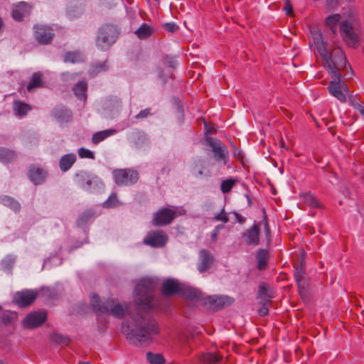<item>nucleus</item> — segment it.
<instances>
[{"label": "nucleus", "mask_w": 364, "mask_h": 364, "mask_svg": "<svg viewBox=\"0 0 364 364\" xmlns=\"http://www.w3.org/2000/svg\"><path fill=\"white\" fill-rule=\"evenodd\" d=\"M152 33L150 26L146 23H142L140 27L135 31V34L141 39L149 37Z\"/></svg>", "instance_id": "35"}, {"label": "nucleus", "mask_w": 364, "mask_h": 364, "mask_svg": "<svg viewBox=\"0 0 364 364\" xmlns=\"http://www.w3.org/2000/svg\"><path fill=\"white\" fill-rule=\"evenodd\" d=\"M176 216V212L170 208H161L154 214L152 225L164 226L170 224Z\"/></svg>", "instance_id": "8"}, {"label": "nucleus", "mask_w": 364, "mask_h": 364, "mask_svg": "<svg viewBox=\"0 0 364 364\" xmlns=\"http://www.w3.org/2000/svg\"><path fill=\"white\" fill-rule=\"evenodd\" d=\"M94 211L92 209L85 210L81 213L77 220V225L79 227H82L89 223L94 217Z\"/></svg>", "instance_id": "32"}, {"label": "nucleus", "mask_w": 364, "mask_h": 364, "mask_svg": "<svg viewBox=\"0 0 364 364\" xmlns=\"http://www.w3.org/2000/svg\"><path fill=\"white\" fill-rule=\"evenodd\" d=\"M41 85V74L35 73L31 77V81L28 84L26 89L28 92H31L35 88L40 87Z\"/></svg>", "instance_id": "37"}, {"label": "nucleus", "mask_w": 364, "mask_h": 364, "mask_svg": "<svg viewBox=\"0 0 364 364\" xmlns=\"http://www.w3.org/2000/svg\"><path fill=\"white\" fill-rule=\"evenodd\" d=\"M223 356L216 353H204L201 355L200 360L205 364H215L222 360Z\"/></svg>", "instance_id": "29"}, {"label": "nucleus", "mask_w": 364, "mask_h": 364, "mask_svg": "<svg viewBox=\"0 0 364 364\" xmlns=\"http://www.w3.org/2000/svg\"><path fill=\"white\" fill-rule=\"evenodd\" d=\"M77 364H92L90 362L80 361Z\"/></svg>", "instance_id": "60"}, {"label": "nucleus", "mask_w": 364, "mask_h": 364, "mask_svg": "<svg viewBox=\"0 0 364 364\" xmlns=\"http://www.w3.org/2000/svg\"><path fill=\"white\" fill-rule=\"evenodd\" d=\"M304 200L305 203L313 208H320L321 205L314 196L311 193H307L304 196Z\"/></svg>", "instance_id": "43"}, {"label": "nucleus", "mask_w": 364, "mask_h": 364, "mask_svg": "<svg viewBox=\"0 0 364 364\" xmlns=\"http://www.w3.org/2000/svg\"><path fill=\"white\" fill-rule=\"evenodd\" d=\"M245 198H247V202H248V205L249 206H251L252 205V200H251V198L250 197V196L248 194H245Z\"/></svg>", "instance_id": "59"}, {"label": "nucleus", "mask_w": 364, "mask_h": 364, "mask_svg": "<svg viewBox=\"0 0 364 364\" xmlns=\"http://www.w3.org/2000/svg\"><path fill=\"white\" fill-rule=\"evenodd\" d=\"M13 108L15 114L21 118L26 116L28 112L31 109L29 105L20 100H16L14 102Z\"/></svg>", "instance_id": "28"}, {"label": "nucleus", "mask_w": 364, "mask_h": 364, "mask_svg": "<svg viewBox=\"0 0 364 364\" xmlns=\"http://www.w3.org/2000/svg\"><path fill=\"white\" fill-rule=\"evenodd\" d=\"M63 60L65 63H77L82 62L84 57L82 53L79 51L67 52L64 55Z\"/></svg>", "instance_id": "31"}, {"label": "nucleus", "mask_w": 364, "mask_h": 364, "mask_svg": "<svg viewBox=\"0 0 364 364\" xmlns=\"http://www.w3.org/2000/svg\"><path fill=\"white\" fill-rule=\"evenodd\" d=\"M304 271L301 266H296L294 268V277L299 288L304 287Z\"/></svg>", "instance_id": "38"}, {"label": "nucleus", "mask_w": 364, "mask_h": 364, "mask_svg": "<svg viewBox=\"0 0 364 364\" xmlns=\"http://www.w3.org/2000/svg\"><path fill=\"white\" fill-rule=\"evenodd\" d=\"M151 108H146L143 110H141L139 114L135 115L134 118L136 119H142L148 117L149 116L151 115Z\"/></svg>", "instance_id": "53"}, {"label": "nucleus", "mask_w": 364, "mask_h": 364, "mask_svg": "<svg viewBox=\"0 0 364 364\" xmlns=\"http://www.w3.org/2000/svg\"><path fill=\"white\" fill-rule=\"evenodd\" d=\"M235 180L232 179L223 181L220 185L221 191L223 193H229L235 185Z\"/></svg>", "instance_id": "45"}, {"label": "nucleus", "mask_w": 364, "mask_h": 364, "mask_svg": "<svg viewBox=\"0 0 364 364\" xmlns=\"http://www.w3.org/2000/svg\"><path fill=\"white\" fill-rule=\"evenodd\" d=\"M122 101L117 97L107 98L102 103V114L107 119L116 117L121 110Z\"/></svg>", "instance_id": "7"}, {"label": "nucleus", "mask_w": 364, "mask_h": 364, "mask_svg": "<svg viewBox=\"0 0 364 364\" xmlns=\"http://www.w3.org/2000/svg\"><path fill=\"white\" fill-rule=\"evenodd\" d=\"M108 70V65L107 64V61L102 63H97L92 65V68L90 70V73L95 75L97 73L105 71Z\"/></svg>", "instance_id": "42"}, {"label": "nucleus", "mask_w": 364, "mask_h": 364, "mask_svg": "<svg viewBox=\"0 0 364 364\" xmlns=\"http://www.w3.org/2000/svg\"><path fill=\"white\" fill-rule=\"evenodd\" d=\"M16 157L14 151L0 147V161L2 163H10L13 161Z\"/></svg>", "instance_id": "30"}, {"label": "nucleus", "mask_w": 364, "mask_h": 364, "mask_svg": "<svg viewBox=\"0 0 364 364\" xmlns=\"http://www.w3.org/2000/svg\"><path fill=\"white\" fill-rule=\"evenodd\" d=\"M205 141L207 145L211 149L215 161L226 165L229 157L227 146L220 140L210 136H206Z\"/></svg>", "instance_id": "4"}, {"label": "nucleus", "mask_w": 364, "mask_h": 364, "mask_svg": "<svg viewBox=\"0 0 364 364\" xmlns=\"http://www.w3.org/2000/svg\"><path fill=\"white\" fill-rule=\"evenodd\" d=\"M117 133V130L114 129H108L103 131H100L95 133L92 137V142L94 144H98L105 139Z\"/></svg>", "instance_id": "27"}, {"label": "nucleus", "mask_w": 364, "mask_h": 364, "mask_svg": "<svg viewBox=\"0 0 364 364\" xmlns=\"http://www.w3.org/2000/svg\"><path fill=\"white\" fill-rule=\"evenodd\" d=\"M163 28L168 32L173 33L178 29V26L174 22H169L164 23Z\"/></svg>", "instance_id": "52"}, {"label": "nucleus", "mask_w": 364, "mask_h": 364, "mask_svg": "<svg viewBox=\"0 0 364 364\" xmlns=\"http://www.w3.org/2000/svg\"><path fill=\"white\" fill-rule=\"evenodd\" d=\"M166 63L170 67V68H174L176 67L177 65V61L176 60V58H172V57H167L166 58Z\"/></svg>", "instance_id": "55"}, {"label": "nucleus", "mask_w": 364, "mask_h": 364, "mask_svg": "<svg viewBox=\"0 0 364 364\" xmlns=\"http://www.w3.org/2000/svg\"><path fill=\"white\" fill-rule=\"evenodd\" d=\"M257 263V269L260 271L267 268L268 259L269 258V251L265 249H259L255 255Z\"/></svg>", "instance_id": "23"}, {"label": "nucleus", "mask_w": 364, "mask_h": 364, "mask_svg": "<svg viewBox=\"0 0 364 364\" xmlns=\"http://www.w3.org/2000/svg\"><path fill=\"white\" fill-rule=\"evenodd\" d=\"M225 228V225L223 224L218 225L215 227L211 232L210 238L212 242H215L218 239L220 232Z\"/></svg>", "instance_id": "49"}, {"label": "nucleus", "mask_w": 364, "mask_h": 364, "mask_svg": "<svg viewBox=\"0 0 364 364\" xmlns=\"http://www.w3.org/2000/svg\"><path fill=\"white\" fill-rule=\"evenodd\" d=\"M318 50L324 61V65L327 67L329 74L333 78L328 87L330 94L340 102H346V95H349L350 91L346 83L341 80V71L347 66L352 70L343 50L341 48H336L328 53L323 41L320 45L318 43Z\"/></svg>", "instance_id": "2"}, {"label": "nucleus", "mask_w": 364, "mask_h": 364, "mask_svg": "<svg viewBox=\"0 0 364 364\" xmlns=\"http://www.w3.org/2000/svg\"><path fill=\"white\" fill-rule=\"evenodd\" d=\"M78 155L80 158L84 159H95V155L92 151L85 148H80L78 149Z\"/></svg>", "instance_id": "47"}, {"label": "nucleus", "mask_w": 364, "mask_h": 364, "mask_svg": "<svg viewBox=\"0 0 364 364\" xmlns=\"http://www.w3.org/2000/svg\"><path fill=\"white\" fill-rule=\"evenodd\" d=\"M83 186V190L89 193H100L105 188L102 181L97 176L91 175L89 180Z\"/></svg>", "instance_id": "18"}, {"label": "nucleus", "mask_w": 364, "mask_h": 364, "mask_svg": "<svg viewBox=\"0 0 364 364\" xmlns=\"http://www.w3.org/2000/svg\"><path fill=\"white\" fill-rule=\"evenodd\" d=\"M34 29V38L40 44H49L51 43L53 37V30L47 26L44 25H35Z\"/></svg>", "instance_id": "10"}, {"label": "nucleus", "mask_w": 364, "mask_h": 364, "mask_svg": "<svg viewBox=\"0 0 364 364\" xmlns=\"http://www.w3.org/2000/svg\"><path fill=\"white\" fill-rule=\"evenodd\" d=\"M259 228L260 223H257L243 233L242 237L248 245L257 246L259 245Z\"/></svg>", "instance_id": "17"}, {"label": "nucleus", "mask_w": 364, "mask_h": 364, "mask_svg": "<svg viewBox=\"0 0 364 364\" xmlns=\"http://www.w3.org/2000/svg\"><path fill=\"white\" fill-rule=\"evenodd\" d=\"M198 176H203V171L202 170H198Z\"/></svg>", "instance_id": "61"}, {"label": "nucleus", "mask_w": 364, "mask_h": 364, "mask_svg": "<svg viewBox=\"0 0 364 364\" xmlns=\"http://www.w3.org/2000/svg\"><path fill=\"white\" fill-rule=\"evenodd\" d=\"M235 216L237 219V221L239 223H244L245 221V218L244 217H242L241 215H240L239 213H235Z\"/></svg>", "instance_id": "58"}, {"label": "nucleus", "mask_w": 364, "mask_h": 364, "mask_svg": "<svg viewBox=\"0 0 364 364\" xmlns=\"http://www.w3.org/2000/svg\"><path fill=\"white\" fill-rule=\"evenodd\" d=\"M46 320V314L44 311H33L29 313L23 321L25 328H33L42 325Z\"/></svg>", "instance_id": "12"}, {"label": "nucleus", "mask_w": 364, "mask_h": 364, "mask_svg": "<svg viewBox=\"0 0 364 364\" xmlns=\"http://www.w3.org/2000/svg\"><path fill=\"white\" fill-rule=\"evenodd\" d=\"M119 202L115 193L111 195L107 200L103 203V207L106 208H110L116 207Z\"/></svg>", "instance_id": "46"}, {"label": "nucleus", "mask_w": 364, "mask_h": 364, "mask_svg": "<svg viewBox=\"0 0 364 364\" xmlns=\"http://www.w3.org/2000/svg\"><path fill=\"white\" fill-rule=\"evenodd\" d=\"M341 15L339 14H331L326 18L325 24L333 36L337 33V26L341 22Z\"/></svg>", "instance_id": "25"}, {"label": "nucleus", "mask_w": 364, "mask_h": 364, "mask_svg": "<svg viewBox=\"0 0 364 364\" xmlns=\"http://www.w3.org/2000/svg\"><path fill=\"white\" fill-rule=\"evenodd\" d=\"M51 115L59 122L66 123L71 121L73 113L63 105H57L51 111Z\"/></svg>", "instance_id": "15"}, {"label": "nucleus", "mask_w": 364, "mask_h": 364, "mask_svg": "<svg viewBox=\"0 0 364 364\" xmlns=\"http://www.w3.org/2000/svg\"><path fill=\"white\" fill-rule=\"evenodd\" d=\"M90 176H91V174H90L87 171H82L80 173H77L76 174L77 184L79 185V186L81 188L83 189V186L87 185L85 182H87V180H89Z\"/></svg>", "instance_id": "41"}, {"label": "nucleus", "mask_w": 364, "mask_h": 364, "mask_svg": "<svg viewBox=\"0 0 364 364\" xmlns=\"http://www.w3.org/2000/svg\"><path fill=\"white\" fill-rule=\"evenodd\" d=\"M364 117V107L359 112Z\"/></svg>", "instance_id": "62"}, {"label": "nucleus", "mask_w": 364, "mask_h": 364, "mask_svg": "<svg viewBox=\"0 0 364 364\" xmlns=\"http://www.w3.org/2000/svg\"><path fill=\"white\" fill-rule=\"evenodd\" d=\"M213 219L215 221H222L224 223H227L229 221L228 214L225 213L224 208H223L219 213L215 214Z\"/></svg>", "instance_id": "48"}, {"label": "nucleus", "mask_w": 364, "mask_h": 364, "mask_svg": "<svg viewBox=\"0 0 364 364\" xmlns=\"http://www.w3.org/2000/svg\"><path fill=\"white\" fill-rule=\"evenodd\" d=\"M208 303L213 306L214 309L222 308L232 304L233 299L228 296H210L206 299Z\"/></svg>", "instance_id": "20"}, {"label": "nucleus", "mask_w": 364, "mask_h": 364, "mask_svg": "<svg viewBox=\"0 0 364 364\" xmlns=\"http://www.w3.org/2000/svg\"><path fill=\"white\" fill-rule=\"evenodd\" d=\"M2 26H3V22H2L1 18H0V29L2 28Z\"/></svg>", "instance_id": "63"}, {"label": "nucleus", "mask_w": 364, "mask_h": 364, "mask_svg": "<svg viewBox=\"0 0 364 364\" xmlns=\"http://www.w3.org/2000/svg\"><path fill=\"white\" fill-rule=\"evenodd\" d=\"M47 176V171L39 167L31 168L28 172V178L36 185L42 184Z\"/></svg>", "instance_id": "19"}, {"label": "nucleus", "mask_w": 364, "mask_h": 364, "mask_svg": "<svg viewBox=\"0 0 364 364\" xmlns=\"http://www.w3.org/2000/svg\"><path fill=\"white\" fill-rule=\"evenodd\" d=\"M149 144V139L144 133H138L134 137V146L136 149H141Z\"/></svg>", "instance_id": "33"}, {"label": "nucleus", "mask_w": 364, "mask_h": 364, "mask_svg": "<svg viewBox=\"0 0 364 364\" xmlns=\"http://www.w3.org/2000/svg\"><path fill=\"white\" fill-rule=\"evenodd\" d=\"M167 241L168 235L161 230L149 232L144 240V244L155 248L165 246Z\"/></svg>", "instance_id": "9"}, {"label": "nucleus", "mask_w": 364, "mask_h": 364, "mask_svg": "<svg viewBox=\"0 0 364 364\" xmlns=\"http://www.w3.org/2000/svg\"><path fill=\"white\" fill-rule=\"evenodd\" d=\"M118 35L119 31L115 26L112 24L102 26L99 29L96 37L95 43L97 47L102 50L109 49L117 41Z\"/></svg>", "instance_id": "3"}, {"label": "nucleus", "mask_w": 364, "mask_h": 364, "mask_svg": "<svg viewBox=\"0 0 364 364\" xmlns=\"http://www.w3.org/2000/svg\"><path fill=\"white\" fill-rule=\"evenodd\" d=\"M15 262V257L9 255L1 261V267L4 271H9Z\"/></svg>", "instance_id": "44"}, {"label": "nucleus", "mask_w": 364, "mask_h": 364, "mask_svg": "<svg viewBox=\"0 0 364 364\" xmlns=\"http://www.w3.org/2000/svg\"><path fill=\"white\" fill-rule=\"evenodd\" d=\"M31 12L30 6L24 1L14 5L11 10V16L16 21H22Z\"/></svg>", "instance_id": "16"}, {"label": "nucleus", "mask_w": 364, "mask_h": 364, "mask_svg": "<svg viewBox=\"0 0 364 364\" xmlns=\"http://www.w3.org/2000/svg\"><path fill=\"white\" fill-rule=\"evenodd\" d=\"M284 9L286 11L287 15H291L293 13L292 6L289 0L286 1V4L284 7Z\"/></svg>", "instance_id": "56"}, {"label": "nucleus", "mask_w": 364, "mask_h": 364, "mask_svg": "<svg viewBox=\"0 0 364 364\" xmlns=\"http://www.w3.org/2000/svg\"><path fill=\"white\" fill-rule=\"evenodd\" d=\"M38 293L36 291L25 289L17 291L14 296V301L20 307L30 306L36 299Z\"/></svg>", "instance_id": "11"}, {"label": "nucleus", "mask_w": 364, "mask_h": 364, "mask_svg": "<svg viewBox=\"0 0 364 364\" xmlns=\"http://www.w3.org/2000/svg\"><path fill=\"white\" fill-rule=\"evenodd\" d=\"M348 97H349V101H350V105L355 108L357 110H358L360 112V110H361V109L364 107L361 105V103L359 102L358 100H357V98L354 96H352V95H350V94L348 95Z\"/></svg>", "instance_id": "51"}, {"label": "nucleus", "mask_w": 364, "mask_h": 364, "mask_svg": "<svg viewBox=\"0 0 364 364\" xmlns=\"http://www.w3.org/2000/svg\"><path fill=\"white\" fill-rule=\"evenodd\" d=\"M17 315L11 311H4L0 316V321L4 326H8L14 322Z\"/></svg>", "instance_id": "36"}, {"label": "nucleus", "mask_w": 364, "mask_h": 364, "mask_svg": "<svg viewBox=\"0 0 364 364\" xmlns=\"http://www.w3.org/2000/svg\"><path fill=\"white\" fill-rule=\"evenodd\" d=\"M0 202L2 205L9 208L15 213H18L21 210L20 203L14 198L9 196H0Z\"/></svg>", "instance_id": "26"}, {"label": "nucleus", "mask_w": 364, "mask_h": 364, "mask_svg": "<svg viewBox=\"0 0 364 364\" xmlns=\"http://www.w3.org/2000/svg\"><path fill=\"white\" fill-rule=\"evenodd\" d=\"M258 297L260 299L262 303H268L271 301L272 296L269 293L265 284H262L259 286Z\"/></svg>", "instance_id": "34"}, {"label": "nucleus", "mask_w": 364, "mask_h": 364, "mask_svg": "<svg viewBox=\"0 0 364 364\" xmlns=\"http://www.w3.org/2000/svg\"><path fill=\"white\" fill-rule=\"evenodd\" d=\"M179 294L190 300H200L202 299V293L198 289L183 284Z\"/></svg>", "instance_id": "21"}, {"label": "nucleus", "mask_w": 364, "mask_h": 364, "mask_svg": "<svg viewBox=\"0 0 364 364\" xmlns=\"http://www.w3.org/2000/svg\"><path fill=\"white\" fill-rule=\"evenodd\" d=\"M181 284L176 279H167L162 284L161 293L168 297L179 294Z\"/></svg>", "instance_id": "14"}, {"label": "nucleus", "mask_w": 364, "mask_h": 364, "mask_svg": "<svg viewBox=\"0 0 364 364\" xmlns=\"http://www.w3.org/2000/svg\"><path fill=\"white\" fill-rule=\"evenodd\" d=\"M341 36L343 42L349 47L355 48L359 45L360 38L358 31L351 23L343 21L339 23Z\"/></svg>", "instance_id": "5"}, {"label": "nucleus", "mask_w": 364, "mask_h": 364, "mask_svg": "<svg viewBox=\"0 0 364 364\" xmlns=\"http://www.w3.org/2000/svg\"><path fill=\"white\" fill-rule=\"evenodd\" d=\"M267 303H262V306L259 309L258 314L261 316H267L269 313L268 308L267 306Z\"/></svg>", "instance_id": "54"}, {"label": "nucleus", "mask_w": 364, "mask_h": 364, "mask_svg": "<svg viewBox=\"0 0 364 364\" xmlns=\"http://www.w3.org/2000/svg\"><path fill=\"white\" fill-rule=\"evenodd\" d=\"M87 84L85 80H81L74 85L73 91L76 97L80 100H87Z\"/></svg>", "instance_id": "24"}, {"label": "nucleus", "mask_w": 364, "mask_h": 364, "mask_svg": "<svg viewBox=\"0 0 364 364\" xmlns=\"http://www.w3.org/2000/svg\"><path fill=\"white\" fill-rule=\"evenodd\" d=\"M259 223H260V225L262 223H264V228L266 237H267V240L269 241L270 238H271V232H270V229H269V223H268V220H267V217L266 214L264 215L263 219H262V222H260Z\"/></svg>", "instance_id": "50"}, {"label": "nucleus", "mask_w": 364, "mask_h": 364, "mask_svg": "<svg viewBox=\"0 0 364 364\" xmlns=\"http://www.w3.org/2000/svg\"><path fill=\"white\" fill-rule=\"evenodd\" d=\"M199 262L198 264V270L200 272H205L209 269L213 264L214 257L211 252L207 250L203 249L199 252Z\"/></svg>", "instance_id": "13"}, {"label": "nucleus", "mask_w": 364, "mask_h": 364, "mask_svg": "<svg viewBox=\"0 0 364 364\" xmlns=\"http://www.w3.org/2000/svg\"><path fill=\"white\" fill-rule=\"evenodd\" d=\"M156 279L146 277L140 279L134 291V309L129 304H119L114 299H109L102 303L97 294L91 296L93 309L100 314L107 313L116 318H123L126 314L129 316L126 324L122 326L129 343L136 346H146L152 342V336L159 333V327L150 311L157 307L154 291L157 286Z\"/></svg>", "instance_id": "1"}, {"label": "nucleus", "mask_w": 364, "mask_h": 364, "mask_svg": "<svg viewBox=\"0 0 364 364\" xmlns=\"http://www.w3.org/2000/svg\"><path fill=\"white\" fill-rule=\"evenodd\" d=\"M75 154H67L63 155L59 160V168L63 172L68 171L76 161Z\"/></svg>", "instance_id": "22"}, {"label": "nucleus", "mask_w": 364, "mask_h": 364, "mask_svg": "<svg viewBox=\"0 0 364 364\" xmlns=\"http://www.w3.org/2000/svg\"><path fill=\"white\" fill-rule=\"evenodd\" d=\"M146 358L151 364H164L165 362L164 358L159 353L155 354L151 352H148L146 353Z\"/></svg>", "instance_id": "39"}, {"label": "nucleus", "mask_w": 364, "mask_h": 364, "mask_svg": "<svg viewBox=\"0 0 364 364\" xmlns=\"http://www.w3.org/2000/svg\"><path fill=\"white\" fill-rule=\"evenodd\" d=\"M112 176L119 186H132L139 180V173L131 168L115 169L112 171Z\"/></svg>", "instance_id": "6"}, {"label": "nucleus", "mask_w": 364, "mask_h": 364, "mask_svg": "<svg viewBox=\"0 0 364 364\" xmlns=\"http://www.w3.org/2000/svg\"><path fill=\"white\" fill-rule=\"evenodd\" d=\"M326 5L330 9L336 8L338 4V0H326Z\"/></svg>", "instance_id": "57"}, {"label": "nucleus", "mask_w": 364, "mask_h": 364, "mask_svg": "<svg viewBox=\"0 0 364 364\" xmlns=\"http://www.w3.org/2000/svg\"><path fill=\"white\" fill-rule=\"evenodd\" d=\"M50 340L53 343L59 345H67L69 342L68 337L57 333H53L50 335Z\"/></svg>", "instance_id": "40"}]
</instances>
